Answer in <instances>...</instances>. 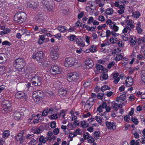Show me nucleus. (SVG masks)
Listing matches in <instances>:
<instances>
[{
  "label": "nucleus",
  "instance_id": "53",
  "mask_svg": "<svg viewBox=\"0 0 145 145\" xmlns=\"http://www.w3.org/2000/svg\"><path fill=\"white\" fill-rule=\"evenodd\" d=\"M140 26H136V29L138 33H141L142 31V29L140 28Z\"/></svg>",
  "mask_w": 145,
  "mask_h": 145
},
{
  "label": "nucleus",
  "instance_id": "63",
  "mask_svg": "<svg viewBox=\"0 0 145 145\" xmlns=\"http://www.w3.org/2000/svg\"><path fill=\"white\" fill-rule=\"evenodd\" d=\"M114 22H112L110 19H108L106 21V23L107 25H109V26L111 25Z\"/></svg>",
  "mask_w": 145,
  "mask_h": 145
},
{
  "label": "nucleus",
  "instance_id": "43",
  "mask_svg": "<svg viewBox=\"0 0 145 145\" xmlns=\"http://www.w3.org/2000/svg\"><path fill=\"white\" fill-rule=\"evenodd\" d=\"M10 135L9 131H4L3 134V135L4 137H7Z\"/></svg>",
  "mask_w": 145,
  "mask_h": 145
},
{
  "label": "nucleus",
  "instance_id": "13",
  "mask_svg": "<svg viewBox=\"0 0 145 145\" xmlns=\"http://www.w3.org/2000/svg\"><path fill=\"white\" fill-rule=\"evenodd\" d=\"M15 97L18 99H22L25 100L27 99V96L25 93L22 91L17 92L15 95Z\"/></svg>",
  "mask_w": 145,
  "mask_h": 145
},
{
  "label": "nucleus",
  "instance_id": "36",
  "mask_svg": "<svg viewBox=\"0 0 145 145\" xmlns=\"http://www.w3.org/2000/svg\"><path fill=\"white\" fill-rule=\"evenodd\" d=\"M81 125L82 127L83 128H86L89 126L88 123L84 121H81Z\"/></svg>",
  "mask_w": 145,
  "mask_h": 145
},
{
  "label": "nucleus",
  "instance_id": "37",
  "mask_svg": "<svg viewBox=\"0 0 145 145\" xmlns=\"http://www.w3.org/2000/svg\"><path fill=\"white\" fill-rule=\"evenodd\" d=\"M110 89V88L108 86L106 85H104L102 86L101 88V90L103 92L106 90H109Z\"/></svg>",
  "mask_w": 145,
  "mask_h": 145
},
{
  "label": "nucleus",
  "instance_id": "32",
  "mask_svg": "<svg viewBox=\"0 0 145 145\" xmlns=\"http://www.w3.org/2000/svg\"><path fill=\"white\" fill-rule=\"evenodd\" d=\"M105 12L107 15L112 14L113 13V10L112 8H108L106 10Z\"/></svg>",
  "mask_w": 145,
  "mask_h": 145
},
{
  "label": "nucleus",
  "instance_id": "56",
  "mask_svg": "<svg viewBox=\"0 0 145 145\" xmlns=\"http://www.w3.org/2000/svg\"><path fill=\"white\" fill-rule=\"evenodd\" d=\"M98 19L99 21H101V22L104 21L105 20V18L104 16L102 15H100L99 16Z\"/></svg>",
  "mask_w": 145,
  "mask_h": 145
},
{
  "label": "nucleus",
  "instance_id": "64",
  "mask_svg": "<svg viewBox=\"0 0 145 145\" xmlns=\"http://www.w3.org/2000/svg\"><path fill=\"white\" fill-rule=\"evenodd\" d=\"M47 111V110H46V109L44 110L42 113V115L43 116H46L48 114Z\"/></svg>",
  "mask_w": 145,
  "mask_h": 145
},
{
  "label": "nucleus",
  "instance_id": "54",
  "mask_svg": "<svg viewBox=\"0 0 145 145\" xmlns=\"http://www.w3.org/2000/svg\"><path fill=\"white\" fill-rule=\"evenodd\" d=\"M36 140H35L33 139L29 142V145H34L36 144Z\"/></svg>",
  "mask_w": 145,
  "mask_h": 145
},
{
  "label": "nucleus",
  "instance_id": "6",
  "mask_svg": "<svg viewBox=\"0 0 145 145\" xmlns=\"http://www.w3.org/2000/svg\"><path fill=\"white\" fill-rule=\"evenodd\" d=\"M42 78L41 77L35 76L31 80V83L35 86H40L42 83Z\"/></svg>",
  "mask_w": 145,
  "mask_h": 145
},
{
  "label": "nucleus",
  "instance_id": "52",
  "mask_svg": "<svg viewBox=\"0 0 145 145\" xmlns=\"http://www.w3.org/2000/svg\"><path fill=\"white\" fill-rule=\"evenodd\" d=\"M94 18L92 17H90L89 18V19L87 23L88 24H90L91 22H93V21Z\"/></svg>",
  "mask_w": 145,
  "mask_h": 145
},
{
  "label": "nucleus",
  "instance_id": "24",
  "mask_svg": "<svg viewBox=\"0 0 145 145\" xmlns=\"http://www.w3.org/2000/svg\"><path fill=\"white\" fill-rule=\"evenodd\" d=\"M112 104L111 106V107L112 108H113L114 110H117L120 107V106H122V104H120L118 105L115 103H112Z\"/></svg>",
  "mask_w": 145,
  "mask_h": 145
},
{
  "label": "nucleus",
  "instance_id": "55",
  "mask_svg": "<svg viewBox=\"0 0 145 145\" xmlns=\"http://www.w3.org/2000/svg\"><path fill=\"white\" fill-rule=\"evenodd\" d=\"M88 142L89 143H92L94 142L95 140L91 136L89 137V138L88 139Z\"/></svg>",
  "mask_w": 145,
  "mask_h": 145
},
{
  "label": "nucleus",
  "instance_id": "45",
  "mask_svg": "<svg viewBox=\"0 0 145 145\" xmlns=\"http://www.w3.org/2000/svg\"><path fill=\"white\" fill-rule=\"evenodd\" d=\"M95 120L99 123H101L102 122L103 118L101 117L96 116L95 117Z\"/></svg>",
  "mask_w": 145,
  "mask_h": 145
},
{
  "label": "nucleus",
  "instance_id": "25",
  "mask_svg": "<svg viewBox=\"0 0 145 145\" xmlns=\"http://www.w3.org/2000/svg\"><path fill=\"white\" fill-rule=\"evenodd\" d=\"M10 31V29L8 28H6L0 32V35H3L4 34H6L9 33Z\"/></svg>",
  "mask_w": 145,
  "mask_h": 145
},
{
  "label": "nucleus",
  "instance_id": "38",
  "mask_svg": "<svg viewBox=\"0 0 145 145\" xmlns=\"http://www.w3.org/2000/svg\"><path fill=\"white\" fill-rule=\"evenodd\" d=\"M48 31L46 28L42 27L41 26H39V32L44 33H46Z\"/></svg>",
  "mask_w": 145,
  "mask_h": 145
},
{
  "label": "nucleus",
  "instance_id": "23",
  "mask_svg": "<svg viewBox=\"0 0 145 145\" xmlns=\"http://www.w3.org/2000/svg\"><path fill=\"white\" fill-rule=\"evenodd\" d=\"M32 131L34 133L36 134H39L42 131V129H41V127H40L36 129V130H35L32 129Z\"/></svg>",
  "mask_w": 145,
  "mask_h": 145
},
{
  "label": "nucleus",
  "instance_id": "40",
  "mask_svg": "<svg viewBox=\"0 0 145 145\" xmlns=\"http://www.w3.org/2000/svg\"><path fill=\"white\" fill-rule=\"evenodd\" d=\"M108 78V76L107 74L104 73L100 77V79L101 80H106Z\"/></svg>",
  "mask_w": 145,
  "mask_h": 145
},
{
  "label": "nucleus",
  "instance_id": "57",
  "mask_svg": "<svg viewBox=\"0 0 145 145\" xmlns=\"http://www.w3.org/2000/svg\"><path fill=\"white\" fill-rule=\"evenodd\" d=\"M53 132L54 135H57L59 133V129L58 128H56L54 129Z\"/></svg>",
  "mask_w": 145,
  "mask_h": 145
},
{
  "label": "nucleus",
  "instance_id": "48",
  "mask_svg": "<svg viewBox=\"0 0 145 145\" xmlns=\"http://www.w3.org/2000/svg\"><path fill=\"white\" fill-rule=\"evenodd\" d=\"M38 62L39 63V65L41 66L46 67L48 65V63H47L46 61L40 62L38 61Z\"/></svg>",
  "mask_w": 145,
  "mask_h": 145
},
{
  "label": "nucleus",
  "instance_id": "11",
  "mask_svg": "<svg viewBox=\"0 0 145 145\" xmlns=\"http://www.w3.org/2000/svg\"><path fill=\"white\" fill-rule=\"evenodd\" d=\"M61 71V70L59 67L56 65H54L52 67L50 70L51 73L53 75L59 74Z\"/></svg>",
  "mask_w": 145,
  "mask_h": 145
},
{
  "label": "nucleus",
  "instance_id": "17",
  "mask_svg": "<svg viewBox=\"0 0 145 145\" xmlns=\"http://www.w3.org/2000/svg\"><path fill=\"white\" fill-rule=\"evenodd\" d=\"M67 90L63 89H60L58 93L60 97L62 98L65 96L67 94Z\"/></svg>",
  "mask_w": 145,
  "mask_h": 145
},
{
  "label": "nucleus",
  "instance_id": "19",
  "mask_svg": "<svg viewBox=\"0 0 145 145\" xmlns=\"http://www.w3.org/2000/svg\"><path fill=\"white\" fill-rule=\"evenodd\" d=\"M76 42L78 45L80 47L84 46L85 44L82 41V40L80 38H77L76 39Z\"/></svg>",
  "mask_w": 145,
  "mask_h": 145
},
{
  "label": "nucleus",
  "instance_id": "12",
  "mask_svg": "<svg viewBox=\"0 0 145 145\" xmlns=\"http://www.w3.org/2000/svg\"><path fill=\"white\" fill-rule=\"evenodd\" d=\"M43 52L42 51H39L36 54H33L32 55L33 58L34 59H37L38 61L42 59L43 57Z\"/></svg>",
  "mask_w": 145,
  "mask_h": 145
},
{
  "label": "nucleus",
  "instance_id": "46",
  "mask_svg": "<svg viewBox=\"0 0 145 145\" xmlns=\"http://www.w3.org/2000/svg\"><path fill=\"white\" fill-rule=\"evenodd\" d=\"M130 117L129 115H127L124 117V120L127 122H129L130 121Z\"/></svg>",
  "mask_w": 145,
  "mask_h": 145
},
{
  "label": "nucleus",
  "instance_id": "1",
  "mask_svg": "<svg viewBox=\"0 0 145 145\" xmlns=\"http://www.w3.org/2000/svg\"><path fill=\"white\" fill-rule=\"evenodd\" d=\"M27 18V15L24 12H18L15 14L14 20L19 23H22L25 21Z\"/></svg>",
  "mask_w": 145,
  "mask_h": 145
},
{
  "label": "nucleus",
  "instance_id": "42",
  "mask_svg": "<svg viewBox=\"0 0 145 145\" xmlns=\"http://www.w3.org/2000/svg\"><path fill=\"white\" fill-rule=\"evenodd\" d=\"M58 117L57 114H54L49 116V118L51 120L56 119Z\"/></svg>",
  "mask_w": 145,
  "mask_h": 145
},
{
  "label": "nucleus",
  "instance_id": "3",
  "mask_svg": "<svg viewBox=\"0 0 145 145\" xmlns=\"http://www.w3.org/2000/svg\"><path fill=\"white\" fill-rule=\"evenodd\" d=\"M3 109L1 110L2 112L4 114H6L10 112L12 110V104L11 103L5 100L3 103Z\"/></svg>",
  "mask_w": 145,
  "mask_h": 145
},
{
  "label": "nucleus",
  "instance_id": "21",
  "mask_svg": "<svg viewBox=\"0 0 145 145\" xmlns=\"http://www.w3.org/2000/svg\"><path fill=\"white\" fill-rule=\"evenodd\" d=\"M57 29L61 32H65L68 30L67 27L65 26H59L57 27Z\"/></svg>",
  "mask_w": 145,
  "mask_h": 145
},
{
  "label": "nucleus",
  "instance_id": "2",
  "mask_svg": "<svg viewBox=\"0 0 145 145\" xmlns=\"http://www.w3.org/2000/svg\"><path fill=\"white\" fill-rule=\"evenodd\" d=\"M25 65V62L24 59L22 58L17 59L14 61V65L17 69V71L21 72L22 70L24 69V67Z\"/></svg>",
  "mask_w": 145,
  "mask_h": 145
},
{
  "label": "nucleus",
  "instance_id": "39",
  "mask_svg": "<svg viewBox=\"0 0 145 145\" xmlns=\"http://www.w3.org/2000/svg\"><path fill=\"white\" fill-rule=\"evenodd\" d=\"M58 117H62V118L64 117L65 116V113L64 111L63 110H62L61 111L60 113L57 114Z\"/></svg>",
  "mask_w": 145,
  "mask_h": 145
},
{
  "label": "nucleus",
  "instance_id": "58",
  "mask_svg": "<svg viewBox=\"0 0 145 145\" xmlns=\"http://www.w3.org/2000/svg\"><path fill=\"white\" fill-rule=\"evenodd\" d=\"M112 75V76L113 79L120 78L119 77H118L119 73L118 72L113 73Z\"/></svg>",
  "mask_w": 145,
  "mask_h": 145
},
{
  "label": "nucleus",
  "instance_id": "7",
  "mask_svg": "<svg viewBox=\"0 0 145 145\" xmlns=\"http://www.w3.org/2000/svg\"><path fill=\"white\" fill-rule=\"evenodd\" d=\"M76 59L72 57H69L65 59L64 63L65 66L66 67H69L73 65L75 63Z\"/></svg>",
  "mask_w": 145,
  "mask_h": 145
},
{
  "label": "nucleus",
  "instance_id": "60",
  "mask_svg": "<svg viewBox=\"0 0 145 145\" xmlns=\"http://www.w3.org/2000/svg\"><path fill=\"white\" fill-rule=\"evenodd\" d=\"M76 39V36L75 35H72L70 37V40L71 41H74L75 39Z\"/></svg>",
  "mask_w": 145,
  "mask_h": 145
},
{
  "label": "nucleus",
  "instance_id": "9",
  "mask_svg": "<svg viewBox=\"0 0 145 145\" xmlns=\"http://www.w3.org/2000/svg\"><path fill=\"white\" fill-rule=\"evenodd\" d=\"M127 26L126 27L124 28L122 32L123 33H127L128 31L129 33L131 31V29L134 27V25L131 22L130 20H127Z\"/></svg>",
  "mask_w": 145,
  "mask_h": 145
},
{
  "label": "nucleus",
  "instance_id": "18",
  "mask_svg": "<svg viewBox=\"0 0 145 145\" xmlns=\"http://www.w3.org/2000/svg\"><path fill=\"white\" fill-rule=\"evenodd\" d=\"M44 20V18L43 16V14H39L37 17V22L40 24L41 23H42Z\"/></svg>",
  "mask_w": 145,
  "mask_h": 145
},
{
  "label": "nucleus",
  "instance_id": "16",
  "mask_svg": "<svg viewBox=\"0 0 145 145\" xmlns=\"http://www.w3.org/2000/svg\"><path fill=\"white\" fill-rule=\"evenodd\" d=\"M125 83L127 86L128 87L131 86L133 83V78L131 77L127 78L125 80Z\"/></svg>",
  "mask_w": 145,
  "mask_h": 145
},
{
  "label": "nucleus",
  "instance_id": "31",
  "mask_svg": "<svg viewBox=\"0 0 145 145\" xmlns=\"http://www.w3.org/2000/svg\"><path fill=\"white\" fill-rule=\"evenodd\" d=\"M21 114L20 112H15L14 114V118L16 120H18Z\"/></svg>",
  "mask_w": 145,
  "mask_h": 145
},
{
  "label": "nucleus",
  "instance_id": "47",
  "mask_svg": "<svg viewBox=\"0 0 145 145\" xmlns=\"http://www.w3.org/2000/svg\"><path fill=\"white\" fill-rule=\"evenodd\" d=\"M132 122L135 123V125H137L138 123V120L135 117H132L131 118Z\"/></svg>",
  "mask_w": 145,
  "mask_h": 145
},
{
  "label": "nucleus",
  "instance_id": "27",
  "mask_svg": "<svg viewBox=\"0 0 145 145\" xmlns=\"http://www.w3.org/2000/svg\"><path fill=\"white\" fill-rule=\"evenodd\" d=\"M42 95H41L40 96H38L36 95H35L34 97H35L34 100L36 102H41L43 98V97H42V96H41Z\"/></svg>",
  "mask_w": 145,
  "mask_h": 145
},
{
  "label": "nucleus",
  "instance_id": "22",
  "mask_svg": "<svg viewBox=\"0 0 145 145\" xmlns=\"http://www.w3.org/2000/svg\"><path fill=\"white\" fill-rule=\"evenodd\" d=\"M141 142V141L139 139L136 141L134 140H132L130 142V144L131 145H140L139 143Z\"/></svg>",
  "mask_w": 145,
  "mask_h": 145
},
{
  "label": "nucleus",
  "instance_id": "35",
  "mask_svg": "<svg viewBox=\"0 0 145 145\" xmlns=\"http://www.w3.org/2000/svg\"><path fill=\"white\" fill-rule=\"evenodd\" d=\"M115 54L116 55V57L115 59L116 61H118L121 60L123 58V56L120 54Z\"/></svg>",
  "mask_w": 145,
  "mask_h": 145
},
{
  "label": "nucleus",
  "instance_id": "62",
  "mask_svg": "<svg viewBox=\"0 0 145 145\" xmlns=\"http://www.w3.org/2000/svg\"><path fill=\"white\" fill-rule=\"evenodd\" d=\"M84 14V13L82 11L78 15V18L79 19L82 18L83 17Z\"/></svg>",
  "mask_w": 145,
  "mask_h": 145
},
{
  "label": "nucleus",
  "instance_id": "8",
  "mask_svg": "<svg viewBox=\"0 0 145 145\" xmlns=\"http://www.w3.org/2000/svg\"><path fill=\"white\" fill-rule=\"evenodd\" d=\"M59 48L58 47H56L51 52V56L53 60H56L57 59L59 54L58 53Z\"/></svg>",
  "mask_w": 145,
  "mask_h": 145
},
{
  "label": "nucleus",
  "instance_id": "29",
  "mask_svg": "<svg viewBox=\"0 0 145 145\" xmlns=\"http://www.w3.org/2000/svg\"><path fill=\"white\" fill-rule=\"evenodd\" d=\"M138 43L139 44L144 43L145 42V35L143 37L139 38L138 39Z\"/></svg>",
  "mask_w": 145,
  "mask_h": 145
},
{
  "label": "nucleus",
  "instance_id": "49",
  "mask_svg": "<svg viewBox=\"0 0 145 145\" xmlns=\"http://www.w3.org/2000/svg\"><path fill=\"white\" fill-rule=\"evenodd\" d=\"M126 99V98L124 97H121V95H120V96L118 97L116 99V101L117 102H119L120 100H121L122 101H124Z\"/></svg>",
  "mask_w": 145,
  "mask_h": 145
},
{
  "label": "nucleus",
  "instance_id": "15",
  "mask_svg": "<svg viewBox=\"0 0 145 145\" xmlns=\"http://www.w3.org/2000/svg\"><path fill=\"white\" fill-rule=\"evenodd\" d=\"M38 6V3L37 2L31 1L29 2L27 7L30 8L34 9L37 7Z\"/></svg>",
  "mask_w": 145,
  "mask_h": 145
},
{
  "label": "nucleus",
  "instance_id": "10",
  "mask_svg": "<svg viewBox=\"0 0 145 145\" xmlns=\"http://www.w3.org/2000/svg\"><path fill=\"white\" fill-rule=\"evenodd\" d=\"M94 99L92 97H90L85 103V107L86 110H89L94 105Z\"/></svg>",
  "mask_w": 145,
  "mask_h": 145
},
{
  "label": "nucleus",
  "instance_id": "33",
  "mask_svg": "<svg viewBox=\"0 0 145 145\" xmlns=\"http://www.w3.org/2000/svg\"><path fill=\"white\" fill-rule=\"evenodd\" d=\"M140 13L138 12H133L132 14V16L136 18H138L140 16Z\"/></svg>",
  "mask_w": 145,
  "mask_h": 145
},
{
  "label": "nucleus",
  "instance_id": "30",
  "mask_svg": "<svg viewBox=\"0 0 145 145\" xmlns=\"http://www.w3.org/2000/svg\"><path fill=\"white\" fill-rule=\"evenodd\" d=\"M100 132L99 131H96L93 133V137L94 138L95 140L100 138Z\"/></svg>",
  "mask_w": 145,
  "mask_h": 145
},
{
  "label": "nucleus",
  "instance_id": "61",
  "mask_svg": "<svg viewBox=\"0 0 145 145\" xmlns=\"http://www.w3.org/2000/svg\"><path fill=\"white\" fill-rule=\"evenodd\" d=\"M122 38L124 40L127 41L128 39V35L127 34H125L123 36Z\"/></svg>",
  "mask_w": 145,
  "mask_h": 145
},
{
  "label": "nucleus",
  "instance_id": "34",
  "mask_svg": "<svg viewBox=\"0 0 145 145\" xmlns=\"http://www.w3.org/2000/svg\"><path fill=\"white\" fill-rule=\"evenodd\" d=\"M141 80L142 81L145 83V70H142L141 71Z\"/></svg>",
  "mask_w": 145,
  "mask_h": 145
},
{
  "label": "nucleus",
  "instance_id": "14",
  "mask_svg": "<svg viewBox=\"0 0 145 145\" xmlns=\"http://www.w3.org/2000/svg\"><path fill=\"white\" fill-rule=\"evenodd\" d=\"M115 123L107 121L106 123V124L107 128L109 129L114 130L116 129V126Z\"/></svg>",
  "mask_w": 145,
  "mask_h": 145
},
{
  "label": "nucleus",
  "instance_id": "5",
  "mask_svg": "<svg viewBox=\"0 0 145 145\" xmlns=\"http://www.w3.org/2000/svg\"><path fill=\"white\" fill-rule=\"evenodd\" d=\"M43 6L46 8L47 10H51L52 9V7L51 5L53 1L52 0H43L42 2Z\"/></svg>",
  "mask_w": 145,
  "mask_h": 145
},
{
  "label": "nucleus",
  "instance_id": "28",
  "mask_svg": "<svg viewBox=\"0 0 145 145\" xmlns=\"http://www.w3.org/2000/svg\"><path fill=\"white\" fill-rule=\"evenodd\" d=\"M16 139L18 141L20 140V143L23 142L24 139V137L18 134L16 137Z\"/></svg>",
  "mask_w": 145,
  "mask_h": 145
},
{
  "label": "nucleus",
  "instance_id": "41",
  "mask_svg": "<svg viewBox=\"0 0 145 145\" xmlns=\"http://www.w3.org/2000/svg\"><path fill=\"white\" fill-rule=\"evenodd\" d=\"M80 129H76L75 131L73 133V136H76L77 135H80L81 133L80 132Z\"/></svg>",
  "mask_w": 145,
  "mask_h": 145
},
{
  "label": "nucleus",
  "instance_id": "20",
  "mask_svg": "<svg viewBox=\"0 0 145 145\" xmlns=\"http://www.w3.org/2000/svg\"><path fill=\"white\" fill-rule=\"evenodd\" d=\"M85 64L88 67V68H91L94 65L93 61L90 59L86 62Z\"/></svg>",
  "mask_w": 145,
  "mask_h": 145
},
{
  "label": "nucleus",
  "instance_id": "44",
  "mask_svg": "<svg viewBox=\"0 0 145 145\" xmlns=\"http://www.w3.org/2000/svg\"><path fill=\"white\" fill-rule=\"evenodd\" d=\"M40 142L43 143H45L46 142V141L45 139V138L43 136H40L39 139Z\"/></svg>",
  "mask_w": 145,
  "mask_h": 145
},
{
  "label": "nucleus",
  "instance_id": "26",
  "mask_svg": "<svg viewBox=\"0 0 145 145\" xmlns=\"http://www.w3.org/2000/svg\"><path fill=\"white\" fill-rule=\"evenodd\" d=\"M35 95L38 96H40L42 95V97H44V95L43 92L41 91H34L33 92V96L34 97Z\"/></svg>",
  "mask_w": 145,
  "mask_h": 145
},
{
  "label": "nucleus",
  "instance_id": "51",
  "mask_svg": "<svg viewBox=\"0 0 145 145\" xmlns=\"http://www.w3.org/2000/svg\"><path fill=\"white\" fill-rule=\"evenodd\" d=\"M90 136L89 133L88 132H86L83 135V138L84 139H88Z\"/></svg>",
  "mask_w": 145,
  "mask_h": 145
},
{
  "label": "nucleus",
  "instance_id": "50",
  "mask_svg": "<svg viewBox=\"0 0 145 145\" xmlns=\"http://www.w3.org/2000/svg\"><path fill=\"white\" fill-rule=\"evenodd\" d=\"M96 68L99 70H103V66L99 64H97L96 65Z\"/></svg>",
  "mask_w": 145,
  "mask_h": 145
},
{
  "label": "nucleus",
  "instance_id": "59",
  "mask_svg": "<svg viewBox=\"0 0 145 145\" xmlns=\"http://www.w3.org/2000/svg\"><path fill=\"white\" fill-rule=\"evenodd\" d=\"M104 95V93H99L97 95V98L99 99H102Z\"/></svg>",
  "mask_w": 145,
  "mask_h": 145
},
{
  "label": "nucleus",
  "instance_id": "4",
  "mask_svg": "<svg viewBox=\"0 0 145 145\" xmlns=\"http://www.w3.org/2000/svg\"><path fill=\"white\" fill-rule=\"evenodd\" d=\"M79 78V74L77 72H74L68 74L67 76V80L69 82H75Z\"/></svg>",
  "mask_w": 145,
  "mask_h": 145
}]
</instances>
